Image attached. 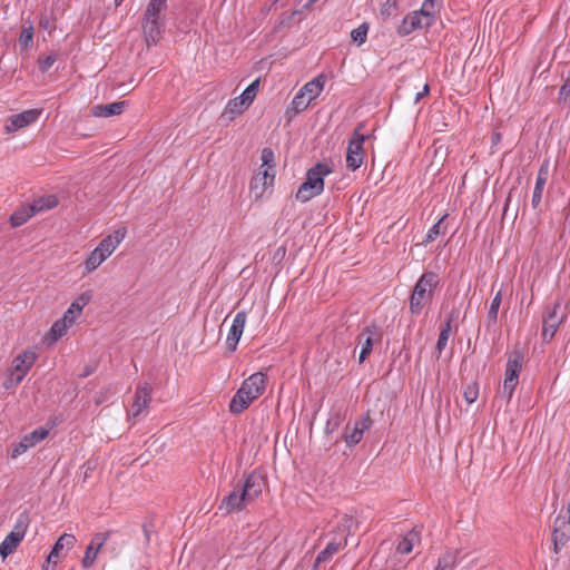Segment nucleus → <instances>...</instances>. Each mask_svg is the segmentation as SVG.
I'll return each mask as SVG.
<instances>
[{
	"label": "nucleus",
	"mask_w": 570,
	"mask_h": 570,
	"mask_svg": "<svg viewBox=\"0 0 570 570\" xmlns=\"http://www.w3.org/2000/svg\"><path fill=\"white\" fill-rule=\"evenodd\" d=\"M168 0H149L140 20L142 36L147 48L156 46L164 37L166 29L165 12Z\"/></svg>",
	"instance_id": "obj_1"
},
{
	"label": "nucleus",
	"mask_w": 570,
	"mask_h": 570,
	"mask_svg": "<svg viewBox=\"0 0 570 570\" xmlns=\"http://www.w3.org/2000/svg\"><path fill=\"white\" fill-rule=\"evenodd\" d=\"M267 377L264 373L257 372L246 379L229 403V411L233 414H240L250 403L258 399L266 389Z\"/></svg>",
	"instance_id": "obj_2"
},
{
	"label": "nucleus",
	"mask_w": 570,
	"mask_h": 570,
	"mask_svg": "<svg viewBox=\"0 0 570 570\" xmlns=\"http://www.w3.org/2000/svg\"><path fill=\"white\" fill-rule=\"evenodd\" d=\"M440 278L434 272H424L417 279L410 296V312L420 315L424 305L432 301L434 289L439 286Z\"/></svg>",
	"instance_id": "obj_3"
},
{
	"label": "nucleus",
	"mask_w": 570,
	"mask_h": 570,
	"mask_svg": "<svg viewBox=\"0 0 570 570\" xmlns=\"http://www.w3.org/2000/svg\"><path fill=\"white\" fill-rule=\"evenodd\" d=\"M333 171L326 163H316L306 173L305 181L298 187L296 199L306 203L324 190V177Z\"/></svg>",
	"instance_id": "obj_4"
},
{
	"label": "nucleus",
	"mask_w": 570,
	"mask_h": 570,
	"mask_svg": "<svg viewBox=\"0 0 570 570\" xmlns=\"http://www.w3.org/2000/svg\"><path fill=\"white\" fill-rule=\"evenodd\" d=\"M126 229H117L114 234L105 237L99 245L89 254L85 262L86 273L95 271L102 262H105L116 249L118 244L124 239Z\"/></svg>",
	"instance_id": "obj_5"
},
{
	"label": "nucleus",
	"mask_w": 570,
	"mask_h": 570,
	"mask_svg": "<svg viewBox=\"0 0 570 570\" xmlns=\"http://www.w3.org/2000/svg\"><path fill=\"white\" fill-rule=\"evenodd\" d=\"M261 159L263 161L262 167L266 168L261 170L250 180V191H256L258 189V183H262L261 190L256 194V198L262 197L266 188L273 186L275 179V155L273 149L269 147L263 148Z\"/></svg>",
	"instance_id": "obj_6"
},
{
	"label": "nucleus",
	"mask_w": 570,
	"mask_h": 570,
	"mask_svg": "<svg viewBox=\"0 0 570 570\" xmlns=\"http://www.w3.org/2000/svg\"><path fill=\"white\" fill-rule=\"evenodd\" d=\"M352 524H353L352 517L344 514L336 527L337 531L342 532V534H343L342 540L336 541L335 539H333L331 542H328L326 548L317 554V557L315 559V566H320L322 562L330 560L341 549H343L347 546V538L351 534Z\"/></svg>",
	"instance_id": "obj_7"
},
{
	"label": "nucleus",
	"mask_w": 570,
	"mask_h": 570,
	"mask_svg": "<svg viewBox=\"0 0 570 570\" xmlns=\"http://www.w3.org/2000/svg\"><path fill=\"white\" fill-rule=\"evenodd\" d=\"M363 128L364 124L357 125L347 146L346 167L353 171L360 168L364 160L365 153L363 145L367 136L361 132Z\"/></svg>",
	"instance_id": "obj_8"
},
{
	"label": "nucleus",
	"mask_w": 570,
	"mask_h": 570,
	"mask_svg": "<svg viewBox=\"0 0 570 570\" xmlns=\"http://www.w3.org/2000/svg\"><path fill=\"white\" fill-rule=\"evenodd\" d=\"M248 495V492L243 490L240 488V482H238L234 487L233 491L222 500L218 505V510L224 514L240 512L250 503L247 499Z\"/></svg>",
	"instance_id": "obj_9"
},
{
	"label": "nucleus",
	"mask_w": 570,
	"mask_h": 570,
	"mask_svg": "<svg viewBox=\"0 0 570 570\" xmlns=\"http://www.w3.org/2000/svg\"><path fill=\"white\" fill-rule=\"evenodd\" d=\"M37 355L32 351H24L14 357L12 362L11 370V379L10 382H14V384H19L23 377L27 375L28 371L33 365Z\"/></svg>",
	"instance_id": "obj_10"
},
{
	"label": "nucleus",
	"mask_w": 570,
	"mask_h": 570,
	"mask_svg": "<svg viewBox=\"0 0 570 570\" xmlns=\"http://www.w3.org/2000/svg\"><path fill=\"white\" fill-rule=\"evenodd\" d=\"M570 540V520H567L566 515L560 513L554 520V527L552 532L553 551L559 553L560 550Z\"/></svg>",
	"instance_id": "obj_11"
},
{
	"label": "nucleus",
	"mask_w": 570,
	"mask_h": 570,
	"mask_svg": "<svg viewBox=\"0 0 570 570\" xmlns=\"http://www.w3.org/2000/svg\"><path fill=\"white\" fill-rule=\"evenodd\" d=\"M40 114H41V110H39V109H29V110H24L20 114L10 116L7 119V122L4 126L6 132L11 134V132H14L21 128H24V127L33 124L35 121H37Z\"/></svg>",
	"instance_id": "obj_12"
},
{
	"label": "nucleus",
	"mask_w": 570,
	"mask_h": 570,
	"mask_svg": "<svg viewBox=\"0 0 570 570\" xmlns=\"http://www.w3.org/2000/svg\"><path fill=\"white\" fill-rule=\"evenodd\" d=\"M373 424V420L367 412L360 420L355 421L353 429L348 432V425L343 434L344 441L348 446H354L361 442L364 431L368 430Z\"/></svg>",
	"instance_id": "obj_13"
},
{
	"label": "nucleus",
	"mask_w": 570,
	"mask_h": 570,
	"mask_svg": "<svg viewBox=\"0 0 570 570\" xmlns=\"http://www.w3.org/2000/svg\"><path fill=\"white\" fill-rule=\"evenodd\" d=\"M76 543V537L70 533H63L58 538L53 544L50 553L47 557L46 564L42 566L43 570H53L57 561L53 558H59L61 551L67 548L71 549Z\"/></svg>",
	"instance_id": "obj_14"
},
{
	"label": "nucleus",
	"mask_w": 570,
	"mask_h": 570,
	"mask_svg": "<svg viewBox=\"0 0 570 570\" xmlns=\"http://www.w3.org/2000/svg\"><path fill=\"white\" fill-rule=\"evenodd\" d=\"M246 318L247 315L245 311L238 312L234 317L233 324L229 328V333L226 340L227 350L229 353L235 352L237 348V344L242 337L245 327Z\"/></svg>",
	"instance_id": "obj_15"
},
{
	"label": "nucleus",
	"mask_w": 570,
	"mask_h": 570,
	"mask_svg": "<svg viewBox=\"0 0 570 570\" xmlns=\"http://www.w3.org/2000/svg\"><path fill=\"white\" fill-rule=\"evenodd\" d=\"M153 387L149 383L145 382L138 384L134 395V402L131 404L132 416H138L144 410H146L151 401Z\"/></svg>",
	"instance_id": "obj_16"
},
{
	"label": "nucleus",
	"mask_w": 570,
	"mask_h": 570,
	"mask_svg": "<svg viewBox=\"0 0 570 570\" xmlns=\"http://www.w3.org/2000/svg\"><path fill=\"white\" fill-rule=\"evenodd\" d=\"M560 307V303H556L553 308L548 312L546 316H543L542 320V340L543 342H550L557 331L560 324L563 321V317H559L557 309Z\"/></svg>",
	"instance_id": "obj_17"
},
{
	"label": "nucleus",
	"mask_w": 570,
	"mask_h": 570,
	"mask_svg": "<svg viewBox=\"0 0 570 570\" xmlns=\"http://www.w3.org/2000/svg\"><path fill=\"white\" fill-rule=\"evenodd\" d=\"M244 482L240 483V488L248 492L247 499L249 502L256 500L263 492L264 479L262 475L257 474L255 471L250 473H245Z\"/></svg>",
	"instance_id": "obj_18"
},
{
	"label": "nucleus",
	"mask_w": 570,
	"mask_h": 570,
	"mask_svg": "<svg viewBox=\"0 0 570 570\" xmlns=\"http://www.w3.org/2000/svg\"><path fill=\"white\" fill-rule=\"evenodd\" d=\"M548 177H549V160H544L539 168L533 194H532L531 206L533 209H538L541 204L542 193H543L544 186L547 184Z\"/></svg>",
	"instance_id": "obj_19"
},
{
	"label": "nucleus",
	"mask_w": 570,
	"mask_h": 570,
	"mask_svg": "<svg viewBox=\"0 0 570 570\" xmlns=\"http://www.w3.org/2000/svg\"><path fill=\"white\" fill-rule=\"evenodd\" d=\"M375 325L366 326L362 331V333L357 336V343L361 345V352L358 355V362L363 363L372 353L373 350V338L372 335L375 330Z\"/></svg>",
	"instance_id": "obj_20"
},
{
	"label": "nucleus",
	"mask_w": 570,
	"mask_h": 570,
	"mask_svg": "<svg viewBox=\"0 0 570 570\" xmlns=\"http://www.w3.org/2000/svg\"><path fill=\"white\" fill-rule=\"evenodd\" d=\"M458 317V311L453 309L448 316L444 324L441 327L439 338L435 345V351L438 352V356L441 355L443 350L446 346L448 340L450 337L452 331V323Z\"/></svg>",
	"instance_id": "obj_21"
},
{
	"label": "nucleus",
	"mask_w": 570,
	"mask_h": 570,
	"mask_svg": "<svg viewBox=\"0 0 570 570\" xmlns=\"http://www.w3.org/2000/svg\"><path fill=\"white\" fill-rule=\"evenodd\" d=\"M423 27L424 22L420 14L411 12L403 18L401 24L397 27V35L404 37Z\"/></svg>",
	"instance_id": "obj_22"
},
{
	"label": "nucleus",
	"mask_w": 570,
	"mask_h": 570,
	"mask_svg": "<svg viewBox=\"0 0 570 570\" xmlns=\"http://www.w3.org/2000/svg\"><path fill=\"white\" fill-rule=\"evenodd\" d=\"M127 106V101H116L107 105H96L92 107L91 112L96 117H110L120 115L124 111V108Z\"/></svg>",
	"instance_id": "obj_23"
},
{
	"label": "nucleus",
	"mask_w": 570,
	"mask_h": 570,
	"mask_svg": "<svg viewBox=\"0 0 570 570\" xmlns=\"http://www.w3.org/2000/svg\"><path fill=\"white\" fill-rule=\"evenodd\" d=\"M523 354L519 350H514L508 358L504 377L519 379L522 368Z\"/></svg>",
	"instance_id": "obj_24"
},
{
	"label": "nucleus",
	"mask_w": 570,
	"mask_h": 570,
	"mask_svg": "<svg viewBox=\"0 0 570 570\" xmlns=\"http://www.w3.org/2000/svg\"><path fill=\"white\" fill-rule=\"evenodd\" d=\"M461 550L460 549H449L446 550L438 560V563L434 568V570H453L458 562H459V556Z\"/></svg>",
	"instance_id": "obj_25"
},
{
	"label": "nucleus",
	"mask_w": 570,
	"mask_h": 570,
	"mask_svg": "<svg viewBox=\"0 0 570 570\" xmlns=\"http://www.w3.org/2000/svg\"><path fill=\"white\" fill-rule=\"evenodd\" d=\"M249 107V105H247L242 98L240 96L239 97H236L234 99H230L228 101V104L226 105L223 114H222V118H225L227 117L228 120H234L235 117L242 115L247 108Z\"/></svg>",
	"instance_id": "obj_26"
},
{
	"label": "nucleus",
	"mask_w": 570,
	"mask_h": 570,
	"mask_svg": "<svg viewBox=\"0 0 570 570\" xmlns=\"http://www.w3.org/2000/svg\"><path fill=\"white\" fill-rule=\"evenodd\" d=\"M72 323L73 316H68L65 314L60 320L56 321L50 328V336L52 341L56 342L61 338L67 333L68 327L72 325Z\"/></svg>",
	"instance_id": "obj_27"
},
{
	"label": "nucleus",
	"mask_w": 570,
	"mask_h": 570,
	"mask_svg": "<svg viewBox=\"0 0 570 570\" xmlns=\"http://www.w3.org/2000/svg\"><path fill=\"white\" fill-rule=\"evenodd\" d=\"M501 301H502V293H501V291H499L492 298L488 314H487L485 326L488 330L492 328L498 323V313H499Z\"/></svg>",
	"instance_id": "obj_28"
},
{
	"label": "nucleus",
	"mask_w": 570,
	"mask_h": 570,
	"mask_svg": "<svg viewBox=\"0 0 570 570\" xmlns=\"http://www.w3.org/2000/svg\"><path fill=\"white\" fill-rule=\"evenodd\" d=\"M58 204L59 200L56 195H45L35 199L30 205L32 206L35 214H37L43 210L52 209L57 207Z\"/></svg>",
	"instance_id": "obj_29"
},
{
	"label": "nucleus",
	"mask_w": 570,
	"mask_h": 570,
	"mask_svg": "<svg viewBox=\"0 0 570 570\" xmlns=\"http://www.w3.org/2000/svg\"><path fill=\"white\" fill-rule=\"evenodd\" d=\"M35 215L33 208L31 205L22 206L13 212L10 216V223L12 227L22 226L27 220Z\"/></svg>",
	"instance_id": "obj_30"
},
{
	"label": "nucleus",
	"mask_w": 570,
	"mask_h": 570,
	"mask_svg": "<svg viewBox=\"0 0 570 570\" xmlns=\"http://www.w3.org/2000/svg\"><path fill=\"white\" fill-rule=\"evenodd\" d=\"M22 541L21 537L13 533H8L4 540L0 544V556L6 559L9 557Z\"/></svg>",
	"instance_id": "obj_31"
},
{
	"label": "nucleus",
	"mask_w": 570,
	"mask_h": 570,
	"mask_svg": "<svg viewBox=\"0 0 570 570\" xmlns=\"http://www.w3.org/2000/svg\"><path fill=\"white\" fill-rule=\"evenodd\" d=\"M325 79L326 78L324 75H320L312 81L305 83L301 90H304L305 95H308V98H312V100H314L323 90Z\"/></svg>",
	"instance_id": "obj_32"
},
{
	"label": "nucleus",
	"mask_w": 570,
	"mask_h": 570,
	"mask_svg": "<svg viewBox=\"0 0 570 570\" xmlns=\"http://www.w3.org/2000/svg\"><path fill=\"white\" fill-rule=\"evenodd\" d=\"M90 299L91 294L89 292L82 293L75 302L71 303L65 315L73 316L75 320L76 315H79L82 312L85 305H87Z\"/></svg>",
	"instance_id": "obj_33"
},
{
	"label": "nucleus",
	"mask_w": 570,
	"mask_h": 570,
	"mask_svg": "<svg viewBox=\"0 0 570 570\" xmlns=\"http://www.w3.org/2000/svg\"><path fill=\"white\" fill-rule=\"evenodd\" d=\"M345 419V414L342 410H334L331 412L330 417L327 419L326 425H325V433L332 434L334 433L343 423Z\"/></svg>",
	"instance_id": "obj_34"
},
{
	"label": "nucleus",
	"mask_w": 570,
	"mask_h": 570,
	"mask_svg": "<svg viewBox=\"0 0 570 570\" xmlns=\"http://www.w3.org/2000/svg\"><path fill=\"white\" fill-rule=\"evenodd\" d=\"M311 102L312 98H308L304 90H299L293 98L291 110H293L294 115H297L304 111Z\"/></svg>",
	"instance_id": "obj_35"
},
{
	"label": "nucleus",
	"mask_w": 570,
	"mask_h": 570,
	"mask_svg": "<svg viewBox=\"0 0 570 570\" xmlns=\"http://www.w3.org/2000/svg\"><path fill=\"white\" fill-rule=\"evenodd\" d=\"M448 215H443L428 232L423 244L432 243L439 235L445 234V227H443V222Z\"/></svg>",
	"instance_id": "obj_36"
},
{
	"label": "nucleus",
	"mask_w": 570,
	"mask_h": 570,
	"mask_svg": "<svg viewBox=\"0 0 570 570\" xmlns=\"http://www.w3.org/2000/svg\"><path fill=\"white\" fill-rule=\"evenodd\" d=\"M49 431L45 428H38L30 432L29 434H26L24 442L29 444L30 448L37 445L39 442L45 440L48 435Z\"/></svg>",
	"instance_id": "obj_37"
},
{
	"label": "nucleus",
	"mask_w": 570,
	"mask_h": 570,
	"mask_svg": "<svg viewBox=\"0 0 570 570\" xmlns=\"http://www.w3.org/2000/svg\"><path fill=\"white\" fill-rule=\"evenodd\" d=\"M570 101V73L564 78L563 83L559 89L557 102L559 106H567Z\"/></svg>",
	"instance_id": "obj_38"
},
{
	"label": "nucleus",
	"mask_w": 570,
	"mask_h": 570,
	"mask_svg": "<svg viewBox=\"0 0 570 570\" xmlns=\"http://www.w3.org/2000/svg\"><path fill=\"white\" fill-rule=\"evenodd\" d=\"M399 1L400 0H386L381 9L380 14L383 20L389 19L392 16H396L399 11Z\"/></svg>",
	"instance_id": "obj_39"
},
{
	"label": "nucleus",
	"mask_w": 570,
	"mask_h": 570,
	"mask_svg": "<svg viewBox=\"0 0 570 570\" xmlns=\"http://www.w3.org/2000/svg\"><path fill=\"white\" fill-rule=\"evenodd\" d=\"M33 40V26L29 23L28 27H23L19 37V45L22 50H28Z\"/></svg>",
	"instance_id": "obj_40"
},
{
	"label": "nucleus",
	"mask_w": 570,
	"mask_h": 570,
	"mask_svg": "<svg viewBox=\"0 0 570 570\" xmlns=\"http://www.w3.org/2000/svg\"><path fill=\"white\" fill-rule=\"evenodd\" d=\"M30 519L27 512H22L19 514L17 522L14 524L11 533L17 534L18 537L24 538L27 528L29 525Z\"/></svg>",
	"instance_id": "obj_41"
},
{
	"label": "nucleus",
	"mask_w": 570,
	"mask_h": 570,
	"mask_svg": "<svg viewBox=\"0 0 570 570\" xmlns=\"http://www.w3.org/2000/svg\"><path fill=\"white\" fill-rule=\"evenodd\" d=\"M413 12L420 14L421 19L424 22V28H429L434 23L436 10H434L433 8L424 7L423 3L420 10Z\"/></svg>",
	"instance_id": "obj_42"
},
{
	"label": "nucleus",
	"mask_w": 570,
	"mask_h": 570,
	"mask_svg": "<svg viewBox=\"0 0 570 570\" xmlns=\"http://www.w3.org/2000/svg\"><path fill=\"white\" fill-rule=\"evenodd\" d=\"M413 12L420 14L421 19L424 22V28H429L434 23L436 10H434L433 8L424 7L423 3L420 10Z\"/></svg>",
	"instance_id": "obj_43"
},
{
	"label": "nucleus",
	"mask_w": 570,
	"mask_h": 570,
	"mask_svg": "<svg viewBox=\"0 0 570 570\" xmlns=\"http://www.w3.org/2000/svg\"><path fill=\"white\" fill-rule=\"evenodd\" d=\"M114 533L112 530H107L106 532H99L95 533L90 540V546H94L96 551H99L102 549L104 544L107 542V540L110 538V535Z\"/></svg>",
	"instance_id": "obj_44"
},
{
	"label": "nucleus",
	"mask_w": 570,
	"mask_h": 570,
	"mask_svg": "<svg viewBox=\"0 0 570 570\" xmlns=\"http://www.w3.org/2000/svg\"><path fill=\"white\" fill-rule=\"evenodd\" d=\"M518 383H519V379L504 377L501 396L505 397L507 401H510Z\"/></svg>",
	"instance_id": "obj_45"
},
{
	"label": "nucleus",
	"mask_w": 570,
	"mask_h": 570,
	"mask_svg": "<svg viewBox=\"0 0 570 570\" xmlns=\"http://www.w3.org/2000/svg\"><path fill=\"white\" fill-rule=\"evenodd\" d=\"M368 31V24L366 22L360 24L357 28L353 29L351 32V38L353 41L362 45L366 41Z\"/></svg>",
	"instance_id": "obj_46"
},
{
	"label": "nucleus",
	"mask_w": 570,
	"mask_h": 570,
	"mask_svg": "<svg viewBox=\"0 0 570 570\" xmlns=\"http://www.w3.org/2000/svg\"><path fill=\"white\" fill-rule=\"evenodd\" d=\"M259 80H254L240 95V98L247 104L250 105L258 91Z\"/></svg>",
	"instance_id": "obj_47"
},
{
	"label": "nucleus",
	"mask_w": 570,
	"mask_h": 570,
	"mask_svg": "<svg viewBox=\"0 0 570 570\" xmlns=\"http://www.w3.org/2000/svg\"><path fill=\"white\" fill-rule=\"evenodd\" d=\"M412 535H416V532L412 531L406 537H404L396 547V551L401 554H407L413 549V539Z\"/></svg>",
	"instance_id": "obj_48"
},
{
	"label": "nucleus",
	"mask_w": 570,
	"mask_h": 570,
	"mask_svg": "<svg viewBox=\"0 0 570 570\" xmlns=\"http://www.w3.org/2000/svg\"><path fill=\"white\" fill-rule=\"evenodd\" d=\"M98 553H99V551H96L94 546L88 544L86 548V551H85V556L81 561L82 567L90 568L94 564Z\"/></svg>",
	"instance_id": "obj_49"
},
{
	"label": "nucleus",
	"mask_w": 570,
	"mask_h": 570,
	"mask_svg": "<svg viewBox=\"0 0 570 570\" xmlns=\"http://www.w3.org/2000/svg\"><path fill=\"white\" fill-rule=\"evenodd\" d=\"M56 60H57L56 53L48 55L45 58L39 57L38 58L39 70L42 73L47 72L52 67V65L56 62Z\"/></svg>",
	"instance_id": "obj_50"
},
{
	"label": "nucleus",
	"mask_w": 570,
	"mask_h": 570,
	"mask_svg": "<svg viewBox=\"0 0 570 570\" xmlns=\"http://www.w3.org/2000/svg\"><path fill=\"white\" fill-rule=\"evenodd\" d=\"M463 396L465 401L471 404L476 401L479 396V386L476 383L470 384L464 390Z\"/></svg>",
	"instance_id": "obj_51"
},
{
	"label": "nucleus",
	"mask_w": 570,
	"mask_h": 570,
	"mask_svg": "<svg viewBox=\"0 0 570 570\" xmlns=\"http://www.w3.org/2000/svg\"><path fill=\"white\" fill-rule=\"evenodd\" d=\"M29 444L24 442V438H22V440L16 444L11 451V458H17L19 455H21L22 453H24L28 449H29Z\"/></svg>",
	"instance_id": "obj_52"
},
{
	"label": "nucleus",
	"mask_w": 570,
	"mask_h": 570,
	"mask_svg": "<svg viewBox=\"0 0 570 570\" xmlns=\"http://www.w3.org/2000/svg\"><path fill=\"white\" fill-rule=\"evenodd\" d=\"M424 7L433 8L434 10H439L441 7V0H424Z\"/></svg>",
	"instance_id": "obj_53"
},
{
	"label": "nucleus",
	"mask_w": 570,
	"mask_h": 570,
	"mask_svg": "<svg viewBox=\"0 0 570 570\" xmlns=\"http://www.w3.org/2000/svg\"><path fill=\"white\" fill-rule=\"evenodd\" d=\"M95 371V367H92L91 365H86L82 373L79 375L80 377H87L89 375H91Z\"/></svg>",
	"instance_id": "obj_54"
},
{
	"label": "nucleus",
	"mask_w": 570,
	"mask_h": 570,
	"mask_svg": "<svg viewBox=\"0 0 570 570\" xmlns=\"http://www.w3.org/2000/svg\"><path fill=\"white\" fill-rule=\"evenodd\" d=\"M430 91L429 85H424L423 91L416 95L415 101H420L424 96H426Z\"/></svg>",
	"instance_id": "obj_55"
},
{
	"label": "nucleus",
	"mask_w": 570,
	"mask_h": 570,
	"mask_svg": "<svg viewBox=\"0 0 570 570\" xmlns=\"http://www.w3.org/2000/svg\"><path fill=\"white\" fill-rule=\"evenodd\" d=\"M563 213H564V222L566 223L570 222V197H569L568 205L563 209Z\"/></svg>",
	"instance_id": "obj_56"
},
{
	"label": "nucleus",
	"mask_w": 570,
	"mask_h": 570,
	"mask_svg": "<svg viewBox=\"0 0 570 570\" xmlns=\"http://www.w3.org/2000/svg\"><path fill=\"white\" fill-rule=\"evenodd\" d=\"M39 24H40L41 28L48 29L49 28V20L47 18H41Z\"/></svg>",
	"instance_id": "obj_57"
},
{
	"label": "nucleus",
	"mask_w": 570,
	"mask_h": 570,
	"mask_svg": "<svg viewBox=\"0 0 570 570\" xmlns=\"http://www.w3.org/2000/svg\"><path fill=\"white\" fill-rule=\"evenodd\" d=\"M501 139V135L499 132L494 134L493 137H492V141L493 144H497L499 142Z\"/></svg>",
	"instance_id": "obj_58"
},
{
	"label": "nucleus",
	"mask_w": 570,
	"mask_h": 570,
	"mask_svg": "<svg viewBox=\"0 0 570 570\" xmlns=\"http://www.w3.org/2000/svg\"><path fill=\"white\" fill-rule=\"evenodd\" d=\"M563 515H566L567 520H570V499H569V502H568V505H567V511H566V513Z\"/></svg>",
	"instance_id": "obj_59"
},
{
	"label": "nucleus",
	"mask_w": 570,
	"mask_h": 570,
	"mask_svg": "<svg viewBox=\"0 0 570 570\" xmlns=\"http://www.w3.org/2000/svg\"><path fill=\"white\" fill-rule=\"evenodd\" d=\"M142 529H144V533H145L146 540L149 541V530L147 529V525L144 524Z\"/></svg>",
	"instance_id": "obj_60"
},
{
	"label": "nucleus",
	"mask_w": 570,
	"mask_h": 570,
	"mask_svg": "<svg viewBox=\"0 0 570 570\" xmlns=\"http://www.w3.org/2000/svg\"><path fill=\"white\" fill-rule=\"evenodd\" d=\"M316 1H317V0H308V2H306V3L304 4V8H307V9H308V8H311V7L313 6V3H315Z\"/></svg>",
	"instance_id": "obj_61"
},
{
	"label": "nucleus",
	"mask_w": 570,
	"mask_h": 570,
	"mask_svg": "<svg viewBox=\"0 0 570 570\" xmlns=\"http://www.w3.org/2000/svg\"><path fill=\"white\" fill-rule=\"evenodd\" d=\"M510 199H511V193L509 194V196L507 198L505 206H504V213L507 212V208L509 206Z\"/></svg>",
	"instance_id": "obj_62"
},
{
	"label": "nucleus",
	"mask_w": 570,
	"mask_h": 570,
	"mask_svg": "<svg viewBox=\"0 0 570 570\" xmlns=\"http://www.w3.org/2000/svg\"><path fill=\"white\" fill-rule=\"evenodd\" d=\"M114 1H115V6L119 7L125 0H114Z\"/></svg>",
	"instance_id": "obj_63"
},
{
	"label": "nucleus",
	"mask_w": 570,
	"mask_h": 570,
	"mask_svg": "<svg viewBox=\"0 0 570 570\" xmlns=\"http://www.w3.org/2000/svg\"><path fill=\"white\" fill-rule=\"evenodd\" d=\"M262 183H258V189L256 191H253L255 195L261 190Z\"/></svg>",
	"instance_id": "obj_64"
}]
</instances>
